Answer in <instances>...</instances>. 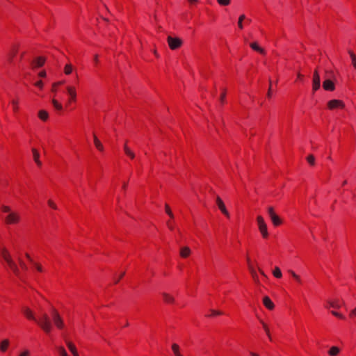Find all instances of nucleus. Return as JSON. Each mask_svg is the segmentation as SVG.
Listing matches in <instances>:
<instances>
[{"label": "nucleus", "instance_id": "18", "mask_svg": "<svg viewBox=\"0 0 356 356\" xmlns=\"http://www.w3.org/2000/svg\"><path fill=\"white\" fill-rule=\"evenodd\" d=\"M250 46L253 50L258 51L261 54H266L265 50L263 48L260 47L257 42H251L250 44Z\"/></svg>", "mask_w": 356, "mask_h": 356}, {"label": "nucleus", "instance_id": "30", "mask_svg": "<svg viewBox=\"0 0 356 356\" xmlns=\"http://www.w3.org/2000/svg\"><path fill=\"white\" fill-rule=\"evenodd\" d=\"M172 350L173 351V353H174L175 356H177L178 355L180 354L179 346L178 344L173 343L172 345Z\"/></svg>", "mask_w": 356, "mask_h": 356}, {"label": "nucleus", "instance_id": "21", "mask_svg": "<svg viewBox=\"0 0 356 356\" xmlns=\"http://www.w3.org/2000/svg\"><path fill=\"white\" fill-rule=\"evenodd\" d=\"M124 150L125 154L129 156L131 159H134L135 157L134 153L129 149V147L127 146V143L125 142L124 145Z\"/></svg>", "mask_w": 356, "mask_h": 356}, {"label": "nucleus", "instance_id": "58", "mask_svg": "<svg viewBox=\"0 0 356 356\" xmlns=\"http://www.w3.org/2000/svg\"><path fill=\"white\" fill-rule=\"evenodd\" d=\"M350 316L351 317L356 316V312H355V309H353V310L350 312Z\"/></svg>", "mask_w": 356, "mask_h": 356}, {"label": "nucleus", "instance_id": "9", "mask_svg": "<svg viewBox=\"0 0 356 356\" xmlns=\"http://www.w3.org/2000/svg\"><path fill=\"white\" fill-rule=\"evenodd\" d=\"M323 87L325 90L333 91L335 88L334 84L330 79H326L323 82Z\"/></svg>", "mask_w": 356, "mask_h": 356}, {"label": "nucleus", "instance_id": "64", "mask_svg": "<svg viewBox=\"0 0 356 356\" xmlns=\"http://www.w3.org/2000/svg\"><path fill=\"white\" fill-rule=\"evenodd\" d=\"M296 280L298 282V283H301V280L300 278V277L298 275V278H295Z\"/></svg>", "mask_w": 356, "mask_h": 356}, {"label": "nucleus", "instance_id": "29", "mask_svg": "<svg viewBox=\"0 0 356 356\" xmlns=\"http://www.w3.org/2000/svg\"><path fill=\"white\" fill-rule=\"evenodd\" d=\"M348 54L350 56L352 65L356 69V55L351 51H348Z\"/></svg>", "mask_w": 356, "mask_h": 356}, {"label": "nucleus", "instance_id": "32", "mask_svg": "<svg viewBox=\"0 0 356 356\" xmlns=\"http://www.w3.org/2000/svg\"><path fill=\"white\" fill-rule=\"evenodd\" d=\"M52 104L54 105V107L56 109H57L58 111L62 110V108H63L62 105L57 100H56L55 99H52Z\"/></svg>", "mask_w": 356, "mask_h": 356}, {"label": "nucleus", "instance_id": "46", "mask_svg": "<svg viewBox=\"0 0 356 356\" xmlns=\"http://www.w3.org/2000/svg\"><path fill=\"white\" fill-rule=\"evenodd\" d=\"M211 316H216V315H221V314H222V313L221 312H220V311H216V310L212 309V310H211Z\"/></svg>", "mask_w": 356, "mask_h": 356}, {"label": "nucleus", "instance_id": "51", "mask_svg": "<svg viewBox=\"0 0 356 356\" xmlns=\"http://www.w3.org/2000/svg\"><path fill=\"white\" fill-rule=\"evenodd\" d=\"M63 83V81H59V82H57V83H54L53 84L52 91L55 92L56 91L55 87L57 86L61 85Z\"/></svg>", "mask_w": 356, "mask_h": 356}, {"label": "nucleus", "instance_id": "8", "mask_svg": "<svg viewBox=\"0 0 356 356\" xmlns=\"http://www.w3.org/2000/svg\"><path fill=\"white\" fill-rule=\"evenodd\" d=\"M31 152L33 154V158L35 163L38 166L41 167L42 166V162L40 160V154L38 152V150L35 148H32Z\"/></svg>", "mask_w": 356, "mask_h": 356}, {"label": "nucleus", "instance_id": "45", "mask_svg": "<svg viewBox=\"0 0 356 356\" xmlns=\"http://www.w3.org/2000/svg\"><path fill=\"white\" fill-rule=\"evenodd\" d=\"M331 312H332V314L334 316H337L338 318H342V319L344 318V316L342 314H339V313H338V312H337L335 311H332Z\"/></svg>", "mask_w": 356, "mask_h": 356}, {"label": "nucleus", "instance_id": "2", "mask_svg": "<svg viewBox=\"0 0 356 356\" xmlns=\"http://www.w3.org/2000/svg\"><path fill=\"white\" fill-rule=\"evenodd\" d=\"M35 322L46 332L49 333L52 329L50 318L47 314H42L41 317L36 318Z\"/></svg>", "mask_w": 356, "mask_h": 356}, {"label": "nucleus", "instance_id": "39", "mask_svg": "<svg viewBox=\"0 0 356 356\" xmlns=\"http://www.w3.org/2000/svg\"><path fill=\"white\" fill-rule=\"evenodd\" d=\"M218 3L221 6H228L230 3V0H217Z\"/></svg>", "mask_w": 356, "mask_h": 356}, {"label": "nucleus", "instance_id": "63", "mask_svg": "<svg viewBox=\"0 0 356 356\" xmlns=\"http://www.w3.org/2000/svg\"><path fill=\"white\" fill-rule=\"evenodd\" d=\"M250 354L251 356H259L258 354H257L255 353H253V352H250Z\"/></svg>", "mask_w": 356, "mask_h": 356}, {"label": "nucleus", "instance_id": "49", "mask_svg": "<svg viewBox=\"0 0 356 356\" xmlns=\"http://www.w3.org/2000/svg\"><path fill=\"white\" fill-rule=\"evenodd\" d=\"M16 53H17V49H13V51H12V53L10 55V58H9L10 62L12 61L13 58L15 56Z\"/></svg>", "mask_w": 356, "mask_h": 356}, {"label": "nucleus", "instance_id": "55", "mask_svg": "<svg viewBox=\"0 0 356 356\" xmlns=\"http://www.w3.org/2000/svg\"><path fill=\"white\" fill-rule=\"evenodd\" d=\"M34 265L35 266V267L38 271H40V272L42 271V268L40 265H39L38 264H34Z\"/></svg>", "mask_w": 356, "mask_h": 356}, {"label": "nucleus", "instance_id": "25", "mask_svg": "<svg viewBox=\"0 0 356 356\" xmlns=\"http://www.w3.org/2000/svg\"><path fill=\"white\" fill-rule=\"evenodd\" d=\"M270 220L275 226H278L282 223L280 217L276 213L270 217Z\"/></svg>", "mask_w": 356, "mask_h": 356}, {"label": "nucleus", "instance_id": "26", "mask_svg": "<svg viewBox=\"0 0 356 356\" xmlns=\"http://www.w3.org/2000/svg\"><path fill=\"white\" fill-rule=\"evenodd\" d=\"M94 143L97 149H99V151L104 150V147L102 143L99 141V140L95 135H94Z\"/></svg>", "mask_w": 356, "mask_h": 356}, {"label": "nucleus", "instance_id": "43", "mask_svg": "<svg viewBox=\"0 0 356 356\" xmlns=\"http://www.w3.org/2000/svg\"><path fill=\"white\" fill-rule=\"evenodd\" d=\"M125 273L124 272H122L119 276H118V277H115L114 278V282L115 284H117L120 280L124 275Z\"/></svg>", "mask_w": 356, "mask_h": 356}, {"label": "nucleus", "instance_id": "31", "mask_svg": "<svg viewBox=\"0 0 356 356\" xmlns=\"http://www.w3.org/2000/svg\"><path fill=\"white\" fill-rule=\"evenodd\" d=\"M273 275L277 278H280L282 275L280 269L278 267H275L273 272Z\"/></svg>", "mask_w": 356, "mask_h": 356}, {"label": "nucleus", "instance_id": "34", "mask_svg": "<svg viewBox=\"0 0 356 356\" xmlns=\"http://www.w3.org/2000/svg\"><path fill=\"white\" fill-rule=\"evenodd\" d=\"M165 210L166 213L169 216V217L170 218H174V214L172 212L169 205L167 204L165 205Z\"/></svg>", "mask_w": 356, "mask_h": 356}, {"label": "nucleus", "instance_id": "33", "mask_svg": "<svg viewBox=\"0 0 356 356\" xmlns=\"http://www.w3.org/2000/svg\"><path fill=\"white\" fill-rule=\"evenodd\" d=\"M261 324L263 325V327H264V329L267 336L268 337L269 339L271 341L272 338H271V336H270V331H269V329H268L267 325L264 321H261Z\"/></svg>", "mask_w": 356, "mask_h": 356}, {"label": "nucleus", "instance_id": "3", "mask_svg": "<svg viewBox=\"0 0 356 356\" xmlns=\"http://www.w3.org/2000/svg\"><path fill=\"white\" fill-rule=\"evenodd\" d=\"M259 229L264 238H266L268 235L267 226L262 216H259L257 218Z\"/></svg>", "mask_w": 356, "mask_h": 356}, {"label": "nucleus", "instance_id": "16", "mask_svg": "<svg viewBox=\"0 0 356 356\" xmlns=\"http://www.w3.org/2000/svg\"><path fill=\"white\" fill-rule=\"evenodd\" d=\"M191 252V249L187 246L182 247L180 249V256L183 258L188 257L190 255Z\"/></svg>", "mask_w": 356, "mask_h": 356}, {"label": "nucleus", "instance_id": "5", "mask_svg": "<svg viewBox=\"0 0 356 356\" xmlns=\"http://www.w3.org/2000/svg\"><path fill=\"white\" fill-rule=\"evenodd\" d=\"M52 318H53V321H54L56 326L58 328L61 329L63 327L64 323H63V319L61 318L58 312L55 309H54L52 310Z\"/></svg>", "mask_w": 356, "mask_h": 356}, {"label": "nucleus", "instance_id": "14", "mask_svg": "<svg viewBox=\"0 0 356 356\" xmlns=\"http://www.w3.org/2000/svg\"><path fill=\"white\" fill-rule=\"evenodd\" d=\"M0 255L6 262L12 259L8 250L5 247L0 246Z\"/></svg>", "mask_w": 356, "mask_h": 356}, {"label": "nucleus", "instance_id": "1", "mask_svg": "<svg viewBox=\"0 0 356 356\" xmlns=\"http://www.w3.org/2000/svg\"><path fill=\"white\" fill-rule=\"evenodd\" d=\"M1 209L4 213L3 219L6 225H16L21 220V216L18 211H13L6 205H1Z\"/></svg>", "mask_w": 356, "mask_h": 356}, {"label": "nucleus", "instance_id": "42", "mask_svg": "<svg viewBox=\"0 0 356 356\" xmlns=\"http://www.w3.org/2000/svg\"><path fill=\"white\" fill-rule=\"evenodd\" d=\"M268 213L270 218L275 214L273 208L271 207L268 208Z\"/></svg>", "mask_w": 356, "mask_h": 356}, {"label": "nucleus", "instance_id": "20", "mask_svg": "<svg viewBox=\"0 0 356 356\" xmlns=\"http://www.w3.org/2000/svg\"><path fill=\"white\" fill-rule=\"evenodd\" d=\"M162 296L164 301L167 303H173L175 302V298L167 293H163Z\"/></svg>", "mask_w": 356, "mask_h": 356}, {"label": "nucleus", "instance_id": "60", "mask_svg": "<svg viewBox=\"0 0 356 356\" xmlns=\"http://www.w3.org/2000/svg\"><path fill=\"white\" fill-rule=\"evenodd\" d=\"M191 4H193L197 2V0H188Z\"/></svg>", "mask_w": 356, "mask_h": 356}, {"label": "nucleus", "instance_id": "36", "mask_svg": "<svg viewBox=\"0 0 356 356\" xmlns=\"http://www.w3.org/2000/svg\"><path fill=\"white\" fill-rule=\"evenodd\" d=\"M58 351L60 356H68L65 349L62 346L58 348Z\"/></svg>", "mask_w": 356, "mask_h": 356}, {"label": "nucleus", "instance_id": "11", "mask_svg": "<svg viewBox=\"0 0 356 356\" xmlns=\"http://www.w3.org/2000/svg\"><path fill=\"white\" fill-rule=\"evenodd\" d=\"M45 63V58L38 57L32 61L31 65L33 68L42 67Z\"/></svg>", "mask_w": 356, "mask_h": 356}, {"label": "nucleus", "instance_id": "53", "mask_svg": "<svg viewBox=\"0 0 356 356\" xmlns=\"http://www.w3.org/2000/svg\"><path fill=\"white\" fill-rule=\"evenodd\" d=\"M35 85L37 87H39V88H42V86H43V83H42V81H37V82L35 83Z\"/></svg>", "mask_w": 356, "mask_h": 356}, {"label": "nucleus", "instance_id": "47", "mask_svg": "<svg viewBox=\"0 0 356 356\" xmlns=\"http://www.w3.org/2000/svg\"><path fill=\"white\" fill-rule=\"evenodd\" d=\"M48 204L49 205V207H51L52 209H57V207L56 205L55 204V203L51 201V200H49L48 201Z\"/></svg>", "mask_w": 356, "mask_h": 356}, {"label": "nucleus", "instance_id": "28", "mask_svg": "<svg viewBox=\"0 0 356 356\" xmlns=\"http://www.w3.org/2000/svg\"><path fill=\"white\" fill-rule=\"evenodd\" d=\"M66 344L69 350L71 351L72 354H74L75 353H77L76 348L75 346L70 341H66Z\"/></svg>", "mask_w": 356, "mask_h": 356}, {"label": "nucleus", "instance_id": "57", "mask_svg": "<svg viewBox=\"0 0 356 356\" xmlns=\"http://www.w3.org/2000/svg\"><path fill=\"white\" fill-rule=\"evenodd\" d=\"M289 273L291 274V275L293 276V277L295 279V278H298V275L296 274L292 270H290Z\"/></svg>", "mask_w": 356, "mask_h": 356}, {"label": "nucleus", "instance_id": "10", "mask_svg": "<svg viewBox=\"0 0 356 356\" xmlns=\"http://www.w3.org/2000/svg\"><path fill=\"white\" fill-rule=\"evenodd\" d=\"M66 90H67V94L70 96V101H73V102L76 101V92L75 88L74 86H67L66 88Z\"/></svg>", "mask_w": 356, "mask_h": 356}, {"label": "nucleus", "instance_id": "35", "mask_svg": "<svg viewBox=\"0 0 356 356\" xmlns=\"http://www.w3.org/2000/svg\"><path fill=\"white\" fill-rule=\"evenodd\" d=\"M64 72L65 74H70L72 72V66L70 64H67L65 66Z\"/></svg>", "mask_w": 356, "mask_h": 356}, {"label": "nucleus", "instance_id": "24", "mask_svg": "<svg viewBox=\"0 0 356 356\" xmlns=\"http://www.w3.org/2000/svg\"><path fill=\"white\" fill-rule=\"evenodd\" d=\"M38 117L40 118V120H42L43 121H46L48 119L49 114L46 111L40 110L38 112Z\"/></svg>", "mask_w": 356, "mask_h": 356}, {"label": "nucleus", "instance_id": "56", "mask_svg": "<svg viewBox=\"0 0 356 356\" xmlns=\"http://www.w3.org/2000/svg\"><path fill=\"white\" fill-rule=\"evenodd\" d=\"M39 76L40 77H44L46 76V72L45 71H41L39 74H38Z\"/></svg>", "mask_w": 356, "mask_h": 356}, {"label": "nucleus", "instance_id": "15", "mask_svg": "<svg viewBox=\"0 0 356 356\" xmlns=\"http://www.w3.org/2000/svg\"><path fill=\"white\" fill-rule=\"evenodd\" d=\"M263 303L266 308L268 309H273L274 308V304L268 296H265L263 298Z\"/></svg>", "mask_w": 356, "mask_h": 356}, {"label": "nucleus", "instance_id": "40", "mask_svg": "<svg viewBox=\"0 0 356 356\" xmlns=\"http://www.w3.org/2000/svg\"><path fill=\"white\" fill-rule=\"evenodd\" d=\"M13 108V111L15 112L17 111L18 110V102L17 100H13L12 101Z\"/></svg>", "mask_w": 356, "mask_h": 356}, {"label": "nucleus", "instance_id": "37", "mask_svg": "<svg viewBox=\"0 0 356 356\" xmlns=\"http://www.w3.org/2000/svg\"><path fill=\"white\" fill-rule=\"evenodd\" d=\"M307 161L312 165L315 164V158L312 154H310L307 157Z\"/></svg>", "mask_w": 356, "mask_h": 356}, {"label": "nucleus", "instance_id": "12", "mask_svg": "<svg viewBox=\"0 0 356 356\" xmlns=\"http://www.w3.org/2000/svg\"><path fill=\"white\" fill-rule=\"evenodd\" d=\"M6 263L8 264L9 268L12 270V271L16 275H19V268H18L17 264H15V262L13 260V259L7 261Z\"/></svg>", "mask_w": 356, "mask_h": 356}, {"label": "nucleus", "instance_id": "6", "mask_svg": "<svg viewBox=\"0 0 356 356\" xmlns=\"http://www.w3.org/2000/svg\"><path fill=\"white\" fill-rule=\"evenodd\" d=\"M344 104L342 101L338 99H332L327 102V107L330 110L336 109V108H343L344 107Z\"/></svg>", "mask_w": 356, "mask_h": 356}, {"label": "nucleus", "instance_id": "17", "mask_svg": "<svg viewBox=\"0 0 356 356\" xmlns=\"http://www.w3.org/2000/svg\"><path fill=\"white\" fill-rule=\"evenodd\" d=\"M9 344H10V341L8 339H3L1 341L0 343V351L1 353H5L8 346H9Z\"/></svg>", "mask_w": 356, "mask_h": 356}, {"label": "nucleus", "instance_id": "4", "mask_svg": "<svg viewBox=\"0 0 356 356\" xmlns=\"http://www.w3.org/2000/svg\"><path fill=\"white\" fill-rule=\"evenodd\" d=\"M167 40L168 45L171 49H176L179 48L182 44L181 40L178 38H172L171 36H168Z\"/></svg>", "mask_w": 356, "mask_h": 356}, {"label": "nucleus", "instance_id": "22", "mask_svg": "<svg viewBox=\"0 0 356 356\" xmlns=\"http://www.w3.org/2000/svg\"><path fill=\"white\" fill-rule=\"evenodd\" d=\"M312 83H320L321 84L320 74L317 70H315L314 72Z\"/></svg>", "mask_w": 356, "mask_h": 356}, {"label": "nucleus", "instance_id": "7", "mask_svg": "<svg viewBox=\"0 0 356 356\" xmlns=\"http://www.w3.org/2000/svg\"><path fill=\"white\" fill-rule=\"evenodd\" d=\"M216 204L218 205V207L221 211V212L227 218H229V213L226 209V207L222 200V199L219 197H216Z\"/></svg>", "mask_w": 356, "mask_h": 356}, {"label": "nucleus", "instance_id": "41", "mask_svg": "<svg viewBox=\"0 0 356 356\" xmlns=\"http://www.w3.org/2000/svg\"><path fill=\"white\" fill-rule=\"evenodd\" d=\"M321 87L320 83H312V90L314 92L318 90Z\"/></svg>", "mask_w": 356, "mask_h": 356}, {"label": "nucleus", "instance_id": "27", "mask_svg": "<svg viewBox=\"0 0 356 356\" xmlns=\"http://www.w3.org/2000/svg\"><path fill=\"white\" fill-rule=\"evenodd\" d=\"M340 352V349L337 346H332L330 348V350L328 351V354L330 356H336Z\"/></svg>", "mask_w": 356, "mask_h": 356}, {"label": "nucleus", "instance_id": "59", "mask_svg": "<svg viewBox=\"0 0 356 356\" xmlns=\"http://www.w3.org/2000/svg\"><path fill=\"white\" fill-rule=\"evenodd\" d=\"M298 79L302 80L303 78V75H302L300 73H298L297 74Z\"/></svg>", "mask_w": 356, "mask_h": 356}, {"label": "nucleus", "instance_id": "48", "mask_svg": "<svg viewBox=\"0 0 356 356\" xmlns=\"http://www.w3.org/2000/svg\"><path fill=\"white\" fill-rule=\"evenodd\" d=\"M166 225H167L168 227L169 228V229H170V230L174 229V225L170 220L167 221Z\"/></svg>", "mask_w": 356, "mask_h": 356}, {"label": "nucleus", "instance_id": "50", "mask_svg": "<svg viewBox=\"0 0 356 356\" xmlns=\"http://www.w3.org/2000/svg\"><path fill=\"white\" fill-rule=\"evenodd\" d=\"M19 264L23 270H26L27 267L26 264L21 260V259H19Z\"/></svg>", "mask_w": 356, "mask_h": 356}, {"label": "nucleus", "instance_id": "13", "mask_svg": "<svg viewBox=\"0 0 356 356\" xmlns=\"http://www.w3.org/2000/svg\"><path fill=\"white\" fill-rule=\"evenodd\" d=\"M22 312L27 318L34 321H36V318L34 316L33 312L29 307H23Z\"/></svg>", "mask_w": 356, "mask_h": 356}, {"label": "nucleus", "instance_id": "54", "mask_svg": "<svg viewBox=\"0 0 356 356\" xmlns=\"http://www.w3.org/2000/svg\"><path fill=\"white\" fill-rule=\"evenodd\" d=\"M267 97L269 98L271 97V81H270V86L268 88V91L267 92Z\"/></svg>", "mask_w": 356, "mask_h": 356}, {"label": "nucleus", "instance_id": "62", "mask_svg": "<svg viewBox=\"0 0 356 356\" xmlns=\"http://www.w3.org/2000/svg\"><path fill=\"white\" fill-rule=\"evenodd\" d=\"M94 60L95 63H97L98 62V56L97 55H95L94 56Z\"/></svg>", "mask_w": 356, "mask_h": 356}, {"label": "nucleus", "instance_id": "52", "mask_svg": "<svg viewBox=\"0 0 356 356\" xmlns=\"http://www.w3.org/2000/svg\"><path fill=\"white\" fill-rule=\"evenodd\" d=\"M225 98V90H223V92L222 93V95H220V101L221 103L224 102Z\"/></svg>", "mask_w": 356, "mask_h": 356}, {"label": "nucleus", "instance_id": "38", "mask_svg": "<svg viewBox=\"0 0 356 356\" xmlns=\"http://www.w3.org/2000/svg\"><path fill=\"white\" fill-rule=\"evenodd\" d=\"M245 18V15H241L240 17H239V19H238V27L242 29L243 28V24H242V22L243 20Z\"/></svg>", "mask_w": 356, "mask_h": 356}, {"label": "nucleus", "instance_id": "44", "mask_svg": "<svg viewBox=\"0 0 356 356\" xmlns=\"http://www.w3.org/2000/svg\"><path fill=\"white\" fill-rule=\"evenodd\" d=\"M19 356H30V351L29 350H23Z\"/></svg>", "mask_w": 356, "mask_h": 356}, {"label": "nucleus", "instance_id": "61", "mask_svg": "<svg viewBox=\"0 0 356 356\" xmlns=\"http://www.w3.org/2000/svg\"><path fill=\"white\" fill-rule=\"evenodd\" d=\"M26 257L31 262H33L30 255L28 253L26 254Z\"/></svg>", "mask_w": 356, "mask_h": 356}, {"label": "nucleus", "instance_id": "19", "mask_svg": "<svg viewBox=\"0 0 356 356\" xmlns=\"http://www.w3.org/2000/svg\"><path fill=\"white\" fill-rule=\"evenodd\" d=\"M247 262L248 264V267H249V270L252 274V276L253 277V278L255 280V281H258V277H257V275L254 270V269L252 268V265L250 264V258L248 257L247 258Z\"/></svg>", "mask_w": 356, "mask_h": 356}, {"label": "nucleus", "instance_id": "23", "mask_svg": "<svg viewBox=\"0 0 356 356\" xmlns=\"http://www.w3.org/2000/svg\"><path fill=\"white\" fill-rule=\"evenodd\" d=\"M327 303L329 305V307L334 309H339L341 307V304L338 300H328Z\"/></svg>", "mask_w": 356, "mask_h": 356}]
</instances>
